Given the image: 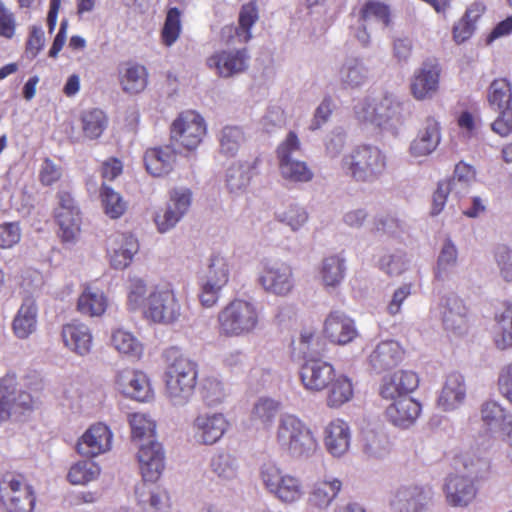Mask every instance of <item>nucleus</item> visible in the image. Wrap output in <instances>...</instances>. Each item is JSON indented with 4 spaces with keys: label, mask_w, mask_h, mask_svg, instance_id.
Listing matches in <instances>:
<instances>
[{
    "label": "nucleus",
    "mask_w": 512,
    "mask_h": 512,
    "mask_svg": "<svg viewBox=\"0 0 512 512\" xmlns=\"http://www.w3.org/2000/svg\"><path fill=\"white\" fill-rule=\"evenodd\" d=\"M128 306L131 310L141 309L143 316L150 322L170 326L183 317V306L171 283H159L147 288L141 278L130 281Z\"/></svg>",
    "instance_id": "1"
},
{
    "label": "nucleus",
    "mask_w": 512,
    "mask_h": 512,
    "mask_svg": "<svg viewBox=\"0 0 512 512\" xmlns=\"http://www.w3.org/2000/svg\"><path fill=\"white\" fill-rule=\"evenodd\" d=\"M404 103L393 93H385L380 97L364 96L356 100L353 106L355 119L365 126L390 133L399 134L404 124Z\"/></svg>",
    "instance_id": "2"
},
{
    "label": "nucleus",
    "mask_w": 512,
    "mask_h": 512,
    "mask_svg": "<svg viewBox=\"0 0 512 512\" xmlns=\"http://www.w3.org/2000/svg\"><path fill=\"white\" fill-rule=\"evenodd\" d=\"M279 451L293 460L312 458L319 450L317 437L311 427L294 413H282L274 432Z\"/></svg>",
    "instance_id": "3"
},
{
    "label": "nucleus",
    "mask_w": 512,
    "mask_h": 512,
    "mask_svg": "<svg viewBox=\"0 0 512 512\" xmlns=\"http://www.w3.org/2000/svg\"><path fill=\"white\" fill-rule=\"evenodd\" d=\"M166 355L169 363L164 372L165 395L173 406L183 407L194 395L198 365L176 348L167 350Z\"/></svg>",
    "instance_id": "4"
},
{
    "label": "nucleus",
    "mask_w": 512,
    "mask_h": 512,
    "mask_svg": "<svg viewBox=\"0 0 512 512\" xmlns=\"http://www.w3.org/2000/svg\"><path fill=\"white\" fill-rule=\"evenodd\" d=\"M387 156L374 145H358L344 154L340 169L358 183H374L386 171Z\"/></svg>",
    "instance_id": "5"
},
{
    "label": "nucleus",
    "mask_w": 512,
    "mask_h": 512,
    "mask_svg": "<svg viewBox=\"0 0 512 512\" xmlns=\"http://www.w3.org/2000/svg\"><path fill=\"white\" fill-rule=\"evenodd\" d=\"M262 318V307L257 302L234 299L218 313L219 333L225 337L249 336L260 328Z\"/></svg>",
    "instance_id": "6"
},
{
    "label": "nucleus",
    "mask_w": 512,
    "mask_h": 512,
    "mask_svg": "<svg viewBox=\"0 0 512 512\" xmlns=\"http://www.w3.org/2000/svg\"><path fill=\"white\" fill-rule=\"evenodd\" d=\"M259 474L265 490L281 504L294 505L303 499L305 489L302 480L277 463H263Z\"/></svg>",
    "instance_id": "7"
},
{
    "label": "nucleus",
    "mask_w": 512,
    "mask_h": 512,
    "mask_svg": "<svg viewBox=\"0 0 512 512\" xmlns=\"http://www.w3.org/2000/svg\"><path fill=\"white\" fill-rule=\"evenodd\" d=\"M259 474L265 490L281 504L294 505L303 499L305 489L302 480L277 463H263Z\"/></svg>",
    "instance_id": "8"
},
{
    "label": "nucleus",
    "mask_w": 512,
    "mask_h": 512,
    "mask_svg": "<svg viewBox=\"0 0 512 512\" xmlns=\"http://www.w3.org/2000/svg\"><path fill=\"white\" fill-rule=\"evenodd\" d=\"M231 262L222 252H213L207 268L199 280V301L202 306L211 308L218 302L222 289L230 279Z\"/></svg>",
    "instance_id": "9"
},
{
    "label": "nucleus",
    "mask_w": 512,
    "mask_h": 512,
    "mask_svg": "<svg viewBox=\"0 0 512 512\" xmlns=\"http://www.w3.org/2000/svg\"><path fill=\"white\" fill-rule=\"evenodd\" d=\"M301 151V142L297 134L290 131L277 148V159L281 177L293 184L310 182L314 173L305 161L295 156Z\"/></svg>",
    "instance_id": "10"
},
{
    "label": "nucleus",
    "mask_w": 512,
    "mask_h": 512,
    "mask_svg": "<svg viewBox=\"0 0 512 512\" xmlns=\"http://www.w3.org/2000/svg\"><path fill=\"white\" fill-rule=\"evenodd\" d=\"M0 502L6 512H32L36 496L22 475L6 474L0 480Z\"/></svg>",
    "instance_id": "11"
},
{
    "label": "nucleus",
    "mask_w": 512,
    "mask_h": 512,
    "mask_svg": "<svg viewBox=\"0 0 512 512\" xmlns=\"http://www.w3.org/2000/svg\"><path fill=\"white\" fill-rule=\"evenodd\" d=\"M258 283L269 294L287 296L295 287L293 270L285 262L263 260L258 274Z\"/></svg>",
    "instance_id": "12"
},
{
    "label": "nucleus",
    "mask_w": 512,
    "mask_h": 512,
    "mask_svg": "<svg viewBox=\"0 0 512 512\" xmlns=\"http://www.w3.org/2000/svg\"><path fill=\"white\" fill-rule=\"evenodd\" d=\"M204 118L195 111L181 113L172 123L171 140L186 150H195L206 135Z\"/></svg>",
    "instance_id": "13"
},
{
    "label": "nucleus",
    "mask_w": 512,
    "mask_h": 512,
    "mask_svg": "<svg viewBox=\"0 0 512 512\" xmlns=\"http://www.w3.org/2000/svg\"><path fill=\"white\" fill-rule=\"evenodd\" d=\"M433 491L417 484L401 485L389 496V505L396 512H426L432 502Z\"/></svg>",
    "instance_id": "14"
},
{
    "label": "nucleus",
    "mask_w": 512,
    "mask_h": 512,
    "mask_svg": "<svg viewBox=\"0 0 512 512\" xmlns=\"http://www.w3.org/2000/svg\"><path fill=\"white\" fill-rule=\"evenodd\" d=\"M58 200L55 219L59 226V237L65 244H75L81 231L80 209L68 192H59Z\"/></svg>",
    "instance_id": "15"
},
{
    "label": "nucleus",
    "mask_w": 512,
    "mask_h": 512,
    "mask_svg": "<svg viewBox=\"0 0 512 512\" xmlns=\"http://www.w3.org/2000/svg\"><path fill=\"white\" fill-rule=\"evenodd\" d=\"M35 401L26 391L16 390V378L7 374L0 379V419L21 415L34 408Z\"/></svg>",
    "instance_id": "16"
},
{
    "label": "nucleus",
    "mask_w": 512,
    "mask_h": 512,
    "mask_svg": "<svg viewBox=\"0 0 512 512\" xmlns=\"http://www.w3.org/2000/svg\"><path fill=\"white\" fill-rule=\"evenodd\" d=\"M443 492L446 503L453 508H467L476 499L479 483L466 474L450 473L444 479Z\"/></svg>",
    "instance_id": "17"
},
{
    "label": "nucleus",
    "mask_w": 512,
    "mask_h": 512,
    "mask_svg": "<svg viewBox=\"0 0 512 512\" xmlns=\"http://www.w3.org/2000/svg\"><path fill=\"white\" fill-rule=\"evenodd\" d=\"M250 55L246 48L221 49L206 59L207 67L221 78H231L245 72L249 67Z\"/></svg>",
    "instance_id": "18"
},
{
    "label": "nucleus",
    "mask_w": 512,
    "mask_h": 512,
    "mask_svg": "<svg viewBox=\"0 0 512 512\" xmlns=\"http://www.w3.org/2000/svg\"><path fill=\"white\" fill-rule=\"evenodd\" d=\"M441 139L440 122L434 116H427L411 140L408 153L413 159L422 160L436 151Z\"/></svg>",
    "instance_id": "19"
},
{
    "label": "nucleus",
    "mask_w": 512,
    "mask_h": 512,
    "mask_svg": "<svg viewBox=\"0 0 512 512\" xmlns=\"http://www.w3.org/2000/svg\"><path fill=\"white\" fill-rule=\"evenodd\" d=\"M229 421L223 413H200L192 423L196 442L204 445L217 443L229 428Z\"/></svg>",
    "instance_id": "20"
},
{
    "label": "nucleus",
    "mask_w": 512,
    "mask_h": 512,
    "mask_svg": "<svg viewBox=\"0 0 512 512\" xmlns=\"http://www.w3.org/2000/svg\"><path fill=\"white\" fill-rule=\"evenodd\" d=\"M107 255L114 269L122 270L130 265L139 250L137 238L131 233L115 232L107 238Z\"/></svg>",
    "instance_id": "21"
},
{
    "label": "nucleus",
    "mask_w": 512,
    "mask_h": 512,
    "mask_svg": "<svg viewBox=\"0 0 512 512\" xmlns=\"http://www.w3.org/2000/svg\"><path fill=\"white\" fill-rule=\"evenodd\" d=\"M332 364L321 359H306L300 369V379L309 392H321L327 389L335 377Z\"/></svg>",
    "instance_id": "22"
},
{
    "label": "nucleus",
    "mask_w": 512,
    "mask_h": 512,
    "mask_svg": "<svg viewBox=\"0 0 512 512\" xmlns=\"http://www.w3.org/2000/svg\"><path fill=\"white\" fill-rule=\"evenodd\" d=\"M112 439L110 428L103 423H97L90 426L79 438L76 449L80 455L93 458L110 451Z\"/></svg>",
    "instance_id": "23"
},
{
    "label": "nucleus",
    "mask_w": 512,
    "mask_h": 512,
    "mask_svg": "<svg viewBox=\"0 0 512 512\" xmlns=\"http://www.w3.org/2000/svg\"><path fill=\"white\" fill-rule=\"evenodd\" d=\"M440 67L432 60L424 61L415 69L410 81V91L416 100L430 99L438 90Z\"/></svg>",
    "instance_id": "24"
},
{
    "label": "nucleus",
    "mask_w": 512,
    "mask_h": 512,
    "mask_svg": "<svg viewBox=\"0 0 512 512\" xmlns=\"http://www.w3.org/2000/svg\"><path fill=\"white\" fill-rule=\"evenodd\" d=\"M137 458L144 481H156L165 467V455L162 445L156 440L141 443Z\"/></svg>",
    "instance_id": "25"
},
{
    "label": "nucleus",
    "mask_w": 512,
    "mask_h": 512,
    "mask_svg": "<svg viewBox=\"0 0 512 512\" xmlns=\"http://www.w3.org/2000/svg\"><path fill=\"white\" fill-rule=\"evenodd\" d=\"M258 18V10L254 3L243 5L239 13L238 26H224L221 29V40L227 45L247 43L252 38L251 29Z\"/></svg>",
    "instance_id": "26"
},
{
    "label": "nucleus",
    "mask_w": 512,
    "mask_h": 512,
    "mask_svg": "<svg viewBox=\"0 0 512 512\" xmlns=\"http://www.w3.org/2000/svg\"><path fill=\"white\" fill-rule=\"evenodd\" d=\"M115 383L122 394L137 401H148L153 396L149 379L141 371L123 369L117 373Z\"/></svg>",
    "instance_id": "27"
},
{
    "label": "nucleus",
    "mask_w": 512,
    "mask_h": 512,
    "mask_svg": "<svg viewBox=\"0 0 512 512\" xmlns=\"http://www.w3.org/2000/svg\"><path fill=\"white\" fill-rule=\"evenodd\" d=\"M439 310L445 330L462 334L467 328L468 310L461 298L455 294L444 296L439 303Z\"/></svg>",
    "instance_id": "28"
},
{
    "label": "nucleus",
    "mask_w": 512,
    "mask_h": 512,
    "mask_svg": "<svg viewBox=\"0 0 512 512\" xmlns=\"http://www.w3.org/2000/svg\"><path fill=\"white\" fill-rule=\"evenodd\" d=\"M351 439L350 426L342 419H334L324 427V446L326 451L334 458H342L348 453Z\"/></svg>",
    "instance_id": "29"
},
{
    "label": "nucleus",
    "mask_w": 512,
    "mask_h": 512,
    "mask_svg": "<svg viewBox=\"0 0 512 512\" xmlns=\"http://www.w3.org/2000/svg\"><path fill=\"white\" fill-rule=\"evenodd\" d=\"M466 396L467 386L464 376L459 372H451L445 377L437 398V405L445 412L455 411L465 403Z\"/></svg>",
    "instance_id": "30"
},
{
    "label": "nucleus",
    "mask_w": 512,
    "mask_h": 512,
    "mask_svg": "<svg viewBox=\"0 0 512 512\" xmlns=\"http://www.w3.org/2000/svg\"><path fill=\"white\" fill-rule=\"evenodd\" d=\"M419 385L418 375L410 370H400L383 377L380 395L386 400L409 396Z\"/></svg>",
    "instance_id": "31"
},
{
    "label": "nucleus",
    "mask_w": 512,
    "mask_h": 512,
    "mask_svg": "<svg viewBox=\"0 0 512 512\" xmlns=\"http://www.w3.org/2000/svg\"><path fill=\"white\" fill-rule=\"evenodd\" d=\"M324 334L332 343L346 345L358 336V331L352 318L341 311H332L325 319Z\"/></svg>",
    "instance_id": "32"
},
{
    "label": "nucleus",
    "mask_w": 512,
    "mask_h": 512,
    "mask_svg": "<svg viewBox=\"0 0 512 512\" xmlns=\"http://www.w3.org/2000/svg\"><path fill=\"white\" fill-rule=\"evenodd\" d=\"M62 341L70 351L85 356L90 353L93 345V336L89 326L80 321H71L62 326Z\"/></svg>",
    "instance_id": "33"
},
{
    "label": "nucleus",
    "mask_w": 512,
    "mask_h": 512,
    "mask_svg": "<svg viewBox=\"0 0 512 512\" xmlns=\"http://www.w3.org/2000/svg\"><path fill=\"white\" fill-rule=\"evenodd\" d=\"M404 351L394 340L378 343L368 355L369 366L377 373L396 367L403 360Z\"/></svg>",
    "instance_id": "34"
},
{
    "label": "nucleus",
    "mask_w": 512,
    "mask_h": 512,
    "mask_svg": "<svg viewBox=\"0 0 512 512\" xmlns=\"http://www.w3.org/2000/svg\"><path fill=\"white\" fill-rule=\"evenodd\" d=\"M144 165L147 172L154 177L168 175L176 163V151L171 145L148 148L144 153Z\"/></svg>",
    "instance_id": "35"
},
{
    "label": "nucleus",
    "mask_w": 512,
    "mask_h": 512,
    "mask_svg": "<svg viewBox=\"0 0 512 512\" xmlns=\"http://www.w3.org/2000/svg\"><path fill=\"white\" fill-rule=\"evenodd\" d=\"M421 404L410 396L391 401L386 408L388 420L399 428H409L421 414Z\"/></svg>",
    "instance_id": "36"
},
{
    "label": "nucleus",
    "mask_w": 512,
    "mask_h": 512,
    "mask_svg": "<svg viewBox=\"0 0 512 512\" xmlns=\"http://www.w3.org/2000/svg\"><path fill=\"white\" fill-rule=\"evenodd\" d=\"M483 425L490 431L512 432V414L498 401L487 400L480 407Z\"/></svg>",
    "instance_id": "37"
},
{
    "label": "nucleus",
    "mask_w": 512,
    "mask_h": 512,
    "mask_svg": "<svg viewBox=\"0 0 512 512\" xmlns=\"http://www.w3.org/2000/svg\"><path fill=\"white\" fill-rule=\"evenodd\" d=\"M341 488L342 482L338 478L325 475L323 479L313 483L308 501L310 505L319 510H327L338 496Z\"/></svg>",
    "instance_id": "38"
},
{
    "label": "nucleus",
    "mask_w": 512,
    "mask_h": 512,
    "mask_svg": "<svg viewBox=\"0 0 512 512\" xmlns=\"http://www.w3.org/2000/svg\"><path fill=\"white\" fill-rule=\"evenodd\" d=\"M346 259L340 254L324 257L318 267V278L326 289H335L341 285L346 276Z\"/></svg>",
    "instance_id": "39"
},
{
    "label": "nucleus",
    "mask_w": 512,
    "mask_h": 512,
    "mask_svg": "<svg viewBox=\"0 0 512 512\" xmlns=\"http://www.w3.org/2000/svg\"><path fill=\"white\" fill-rule=\"evenodd\" d=\"M38 308L34 299L25 298L12 323L13 332L19 339H26L37 328Z\"/></svg>",
    "instance_id": "40"
},
{
    "label": "nucleus",
    "mask_w": 512,
    "mask_h": 512,
    "mask_svg": "<svg viewBox=\"0 0 512 512\" xmlns=\"http://www.w3.org/2000/svg\"><path fill=\"white\" fill-rule=\"evenodd\" d=\"M281 407L280 400L269 396H261L252 405L250 420L263 430H270Z\"/></svg>",
    "instance_id": "41"
},
{
    "label": "nucleus",
    "mask_w": 512,
    "mask_h": 512,
    "mask_svg": "<svg viewBox=\"0 0 512 512\" xmlns=\"http://www.w3.org/2000/svg\"><path fill=\"white\" fill-rule=\"evenodd\" d=\"M493 340L498 349L512 347V304L504 303L495 312Z\"/></svg>",
    "instance_id": "42"
},
{
    "label": "nucleus",
    "mask_w": 512,
    "mask_h": 512,
    "mask_svg": "<svg viewBox=\"0 0 512 512\" xmlns=\"http://www.w3.org/2000/svg\"><path fill=\"white\" fill-rule=\"evenodd\" d=\"M458 249L454 242L445 239L439 252L436 266L434 268V277L439 282L450 281L457 273Z\"/></svg>",
    "instance_id": "43"
},
{
    "label": "nucleus",
    "mask_w": 512,
    "mask_h": 512,
    "mask_svg": "<svg viewBox=\"0 0 512 512\" xmlns=\"http://www.w3.org/2000/svg\"><path fill=\"white\" fill-rule=\"evenodd\" d=\"M109 343L119 354L132 359H139L143 354L144 347L141 341L124 328L112 329Z\"/></svg>",
    "instance_id": "44"
},
{
    "label": "nucleus",
    "mask_w": 512,
    "mask_h": 512,
    "mask_svg": "<svg viewBox=\"0 0 512 512\" xmlns=\"http://www.w3.org/2000/svg\"><path fill=\"white\" fill-rule=\"evenodd\" d=\"M108 306V299L103 291L85 287L78 297L77 311L88 317H100Z\"/></svg>",
    "instance_id": "45"
},
{
    "label": "nucleus",
    "mask_w": 512,
    "mask_h": 512,
    "mask_svg": "<svg viewBox=\"0 0 512 512\" xmlns=\"http://www.w3.org/2000/svg\"><path fill=\"white\" fill-rule=\"evenodd\" d=\"M255 162L239 161L232 164L226 173V186L230 193L243 194L252 179Z\"/></svg>",
    "instance_id": "46"
},
{
    "label": "nucleus",
    "mask_w": 512,
    "mask_h": 512,
    "mask_svg": "<svg viewBox=\"0 0 512 512\" xmlns=\"http://www.w3.org/2000/svg\"><path fill=\"white\" fill-rule=\"evenodd\" d=\"M368 79V68L359 58H348L339 71V80L344 88L356 89Z\"/></svg>",
    "instance_id": "47"
},
{
    "label": "nucleus",
    "mask_w": 512,
    "mask_h": 512,
    "mask_svg": "<svg viewBox=\"0 0 512 512\" xmlns=\"http://www.w3.org/2000/svg\"><path fill=\"white\" fill-rule=\"evenodd\" d=\"M219 154L225 158L235 157L243 143L245 134L241 127L227 125L218 134Z\"/></svg>",
    "instance_id": "48"
},
{
    "label": "nucleus",
    "mask_w": 512,
    "mask_h": 512,
    "mask_svg": "<svg viewBox=\"0 0 512 512\" xmlns=\"http://www.w3.org/2000/svg\"><path fill=\"white\" fill-rule=\"evenodd\" d=\"M148 81V73L144 66L129 64L120 72V85L125 93L137 94L142 92Z\"/></svg>",
    "instance_id": "49"
},
{
    "label": "nucleus",
    "mask_w": 512,
    "mask_h": 512,
    "mask_svg": "<svg viewBox=\"0 0 512 512\" xmlns=\"http://www.w3.org/2000/svg\"><path fill=\"white\" fill-rule=\"evenodd\" d=\"M328 388L326 402L327 406L331 408H338L350 401L353 397L352 382L343 374H335Z\"/></svg>",
    "instance_id": "50"
},
{
    "label": "nucleus",
    "mask_w": 512,
    "mask_h": 512,
    "mask_svg": "<svg viewBox=\"0 0 512 512\" xmlns=\"http://www.w3.org/2000/svg\"><path fill=\"white\" fill-rule=\"evenodd\" d=\"M275 219L287 226L292 232L300 231L309 220V213L300 204L291 203L275 212Z\"/></svg>",
    "instance_id": "51"
},
{
    "label": "nucleus",
    "mask_w": 512,
    "mask_h": 512,
    "mask_svg": "<svg viewBox=\"0 0 512 512\" xmlns=\"http://www.w3.org/2000/svg\"><path fill=\"white\" fill-rule=\"evenodd\" d=\"M101 473L100 466L89 460L74 463L67 474V480L72 485H86L98 479Z\"/></svg>",
    "instance_id": "52"
},
{
    "label": "nucleus",
    "mask_w": 512,
    "mask_h": 512,
    "mask_svg": "<svg viewBox=\"0 0 512 512\" xmlns=\"http://www.w3.org/2000/svg\"><path fill=\"white\" fill-rule=\"evenodd\" d=\"M462 474L473 477L477 483L488 477L491 470V461L488 457L475 452H466L462 456Z\"/></svg>",
    "instance_id": "53"
},
{
    "label": "nucleus",
    "mask_w": 512,
    "mask_h": 512,
    "mask_svg": "<svg viewBox=\"0 0 512 512\" xmlns=\"http://www.w3.org/2000/svg\"><path fill=\"white\" fill-rule=\"evenodd\" d=\"M489 105L495 110L512 108V88L506 79L494 80L488 89Z\"/></svg>",
    "instance_id": "54"
},
{
    "label": "nucleus",
    "mask_w": 512,
    "mask_h": 512,
    "mask_svg": "<svg viewBox=\"0 0 512 512\" xmlns=\"http://www.w3.org/2000/svg\"><path fill=\"white\" fill-rule=\"evenodd\" d=\"M84 136L90 140L99 138L107 128L108 119L100 109L85 111L81 117Z\"/></svg>",
    "instance_id": "55"
},
{
    "label": "nucleus",
    "mask_w": 512,
    "mask_h": 512,
    "mask_svg": "<svg viewBox=\"0 0 512 512\" xmlns=\"http://www.w3.org/2000/svg\"><path fill=\"white\" fill-rule=\"evenodd\" d=\"M129 424L131 427L132 438L149 442L155 440V421L145 413H133L129 416Z\"/></svg>",
    "instance_id": "56"
},
{
    "label": "nucleus",
    "mask_w": 512,
    "mask_h": 512,
    "mask_svg": "<svg viewBox=\"0 0 512 512\" xmlns=\"http://www.w3.org/2000/svg\"><path fill=\"white\" fill-rule=\"evenodd\" d=\"M475 176L476 171L473 166L462 161L455 166L453 177L446 179L448 182L453 183L455 198L458 199L468 193V189Z\"/></svg>",
    "instance_id": "57"
},
{
    "label": "nucleus",
    "mask_w": 512,
    "mask_h": 512,
    "mask_svg": "<svg viewBox=\"0 0 512 512\" xmlns=\"http://www.w3.org/2000/svg\"><path fill=\"white\" fill-rule=\"evenodd\" d=\"M210 467L218 478L225 481L235 479L238 473L237 460L228 453L214 455L211 459Z\"/></svg>",
    "instance_id": "58"
},
{
    "label": "nucleus",
    "mask_w": 512,
    "mask_h": 512,
    "mask_svg": "<svg viewBox=\"0 0 512 512\" xmlns=\"http://www.w3.org/2000/svg\"><path fill=\"white\" fill-rule=\"evenodd\" d=\"M227 393L223 383L215 377H207L201 386V397L208 407H216L226 399Z\"/></svg>",
    "instance_id": "59"
},
{
    "label": "nucleus",
    "mask_w": 512,
    "mask_h": 512,
    "mask_svg": "<svg viewBox=\"0 0 512 512\" xmlns=\"http://www.w3.org/2000/svg\"><path fill=\"white\" fill-rule=\"evenodd\" d=\"M100 196L106 215L112 219H117L124 214L127 205L119 193L103 184Z\"/></svg>",
    "instance_id": "60"
},
{
    "label": "nucleus",
    "mask_w": 512,
    "mask_h": 512,
    "mask_svg": "<svg viewBox=\"0 0 512 512\" xmlns=\"http://www.w3.org/2000/svg\"><path fill=\"white\" fill-rule=\"evenodd\" d=\"M181 28V12L178 8L172 7L167 12L161 30L162 43L167 47H171L178 40Z\"/></svg>",
    "instance_id": "61"
},
{
    "label": "nucleus",
    "mask_w": 512,
    "mask_h": 512,
    "mask_svg": "<svg viewBox=\"0 0 512 512\" xmlns=\"http://www.w3.org/2000/svg\"><path fill=\"white\" fill-rule=\"evenodd\" d=\"M364 453L374 459H381L389 453V441L382 432L368 431L364 438Z\"/></svg>",
    "instance_id": "62"
},
{
    "label": "nucleus",
    "mask_w": 512,
    "mask_h": 512,
    "mask_svg": "<svg viewBox=\"0 0 512 512\" xmlns=\"http://www.w3.org/2000/svg\"><path fill=\"white\" fill-rule=\"evenodd\" d=\"M361 19L365 24L374 21L379 23L383 28L387 27L390 23L389 8L383 3L370 1L362 8Z\"/></svg>",
    "instance_id": "63"
},
{
    "label": "nucleus",
    "mask_w": 512,
    "mask_h": 512,
    "mask_svg": "<svg viewBox=\"0 0 512 512\" xmlns=\"http://www.w3.org/2000/svg\"><path fill=\"white\" fill-rule=\"evenodd\" d=\"M145 489L146 485L141 484L135 490L139 503L142 505L148 503L153 511H162L166 506L167 492L160 488H155L148 492H146Z\"/></svg>",
    "instance_id": "64"
}]
</instances>
